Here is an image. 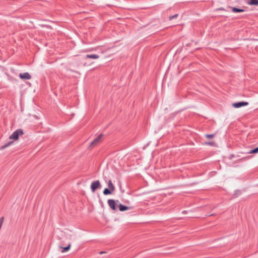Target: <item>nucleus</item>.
<instances>
[{
  "label": "nucleus",
  "instance_id": "obj_1",
  "mask_svg": "<svg viewBox=\"0 0 258 258\" xmlns=\"http://www.w3.org/2000/svg\"><path fill=\"white\" fill-rule=\"evenodd\" d=\"M72 235L69 233H64L62 235V237H59L58 239L60 240L61 244H65L66 241H70L72 239Z\"/></svg>",
  "mask_w": 258,
  "mask_h": 258
},
{
  "label": "nucleus",
  "instance_id": "obj_2",
  "mask_svg": "<svg viewBox=\"0 0 258 258\" xmlns=\"http://www.w3.org/2000/svg\"><path fill=\"white\" fill-rule=\"evenodd\" d=\"M107 203L110 208L113 210H117V206H118L119 204L118 200L115 201L112 199L108 200Z\"/></svg>",
  "mask_w": 258,
  "mask_h": 258
},
{
  "label": "nucleus",
  "instance_id": "obj_3",
  "mask_svg": "<svg viewBox=\"0 0 258 258\" xmlns=\"http://www.w3.org/2000/svg\"><path fill=\"white\" fill-rule=\"evenodd\" d=\"M23 132L22 130L18 129L15 131L9 137L10 139L17 140L20 135H22Z\"/></svg>",
  "mask_w": 258,
  "mask_h": 258
},
{
  "label": "nucleus",
  "instance_id": "obj_4",
  "mask_svg": "<svg viewBox=\"0 0 258 258\" xmlns=\"http://www.w3.org/2000/svg\"><path fill=\"white\" fill-rule=\"evenodd\" d=\"M101 185L99 180H96L92 182L91 184V189L93 192H94L97 188H100Z\"/></svg>",
  "mask_w": 258,
  "mask_h": 258
},
{
  "label": "nucleus",
  "instance_id": "obj_5",
  "mask_svg": "<svg viewBox=\"0 0 258 258\" xmlns=\"http://www.w3.org/2000/svg\"><path fill=\"white\" fill-rule=\"evenodd\" d=\"M103 135H100L96 139H95L90 144L89 147L93 148L98 145L101 141Z\"/></svg>",
  "mask_w": 258,
  "mask_h": 258
},
{
  "label": "nucleus",
  "instance_id": "obj_6",
  "mask_svg": "<svg viewBox=\"0 0 258 258\" xmlns=\"http://www.w3.org/2000/svg\"><path fill=\"white\" fill-rule=\"evenodd\" d=\"M248 104L247 102H239L234 103L232 104V106L235 108H239L242 106H246Z\"/></svg>",
  "mask_w": 258,
  "mask_h": 258
},
{
  "label": "nucleus",
  "instance_id": "obj_7",
  "mask_svg": "<svg viewBox=\"0 0 258 258\" xmlns=\"http://www.w3.org/2000/svg\"><path fill=\"white\" fill-rule=\"evenodd\" d=\"M118 207H119V210L120 211H124L126 210H131L133 208V207H127L126 206H124L121 204H119Z\"/></svg>",
  "mask_w": 258,
  "mask_h": 258
},
{
  "label": "nucleus",
  "instance_id": "obj_8",
  "mask_svg": "<svg viewBox=\"0 0 258 258\" xmlns=\"http://www.w3.org/2000/svg\"><path fill=\"white\" fill-rule=\"evenodd\" d=\"M19 77L22 79L29 80L31 78V75L28 73H24L23 74H20Z\"/></svg>",
  "mask_w": 258,
  "mask_h": 258
},
{
  "label": "nucleus",
  "instance_id": "obj_9",
  "mask_svg": "<svg viewBox=\"0 0 258 258\" xmlns=\"http://www.w3.org/2000/svg\"><path fill=\"white\" fill-rule=\"evenodd\" d=\"M71 246V242H68L67 246L66 247H62L61 245H60L59 247L60 248L62 249L61 252L64 253L66 251H68L70 250Z\"/></svg>",
  "mask_w": 258,
  "mask_h": 258
},
{
  "label": "nucleus",
  "instance_id": "obj_10",
  "mask_svg": "<svg viewBox=\"0 0 258 258\" xmlns=\"http://www.w3.org/2000/svg\"><path fill=\"white\" fill-rule=\"evenodd\" d=\"M86 57L87 58H93V59H97L99 57V56L97 54H87L86 56Z\"/></svg>",
  "mask_w": 258,
  "mask_h": 258
},
{
  "label": "nucleus",
  "instance_id": "obj_11",
  "mask_svg": "<svg viewBox=\"0 0 258 258\" xmlns=\"http://www.w3.org/2000/svg\"><path fill=\"white\" fill-rule=\"evenodd\" d=\"M107 185L108 186V188H110L111 190L114 191L115 187L113 185V183H112V181L111 180H108V181L107 182Z\"/></svg>",
  "mask_w": 258,
  "mask_h": 258
},
{
  "label": "nucleus",
  "instance_id": "obj_12",
  "mask_svg": "<svg viewBox=\"0 0 258 258\" xmlns=\"http://www.w3.org/2000/svg\"><path fill=\"white\" fill-rule=\"evenodd\" d=\"M113 191H114L111 190L110 188H106L104 189L103 193L104 195H107L111 194Z\"/></svg>",
  "mask_w": 258,
  "mask_h": 258
},
{
  "label": "nucleus",
  "instance_id": "obj_13",
  "mask_svg": "<svg viewBox=\"0 0 258 258\" xmlns=\"http://www.w3.org/2000/svg\"><path fill=\"white\" fill-rule=\"evenodd\" d=\"M232 11L234 13H240L244 12V10L243 9H238L237 8L233 7L232 8Z\"/></svg>",
  "mask_w": 258,
  "mask_h": 258
},
{
  "label": "nucleus",
  "instance_id": "obj_14",
  "mask_svg": "<svg viewBox=\"0 0 258 258\" xmlns=\"http://www.w3.org/2000/svg\"><path fill=\"white\" fill-rule=\"evenodd\" d=\"M248 4L250 5L258 6V0H250Z\"/></svg>",
  "mask_w": 258,
  "mask_h": 258
},
{
  "label": "nucleus",
  "instance_id": "obj_15",
  "mask_svg": "<svg viewBox=\"0 0 258 258\" xmlns=\"http://www.w3.org/2000/svg\"><path fill=\"white\" fill-rule=\"evenodd\" d=\"M13 141H11V142H9V143H8L7 144H5V145H4L3 146H2L1 149H4L6 148H7V147L9 146L10 145H11L12 143H13Z\"/></svg>",
  "mask_w": 258,
  "mask_h": 258
},
{
  "label": "nucleus",
  "instance_id": "obj_16",
  "mask_svg": "<svg viewBox=\"0 0 258 258\" xmlns=\"http://www.w3.org/2000/svg\"><path fill=\"white\" fill-rule=\"evenodd\" d=\"M257 152H258V147H257L253 150H250L248 153L249 154H254V153H256Z\"/></svg>",
  "mask_w": 258,
  "mask_h": 258
},
{
  "label": "nucleus",
  "instance_id": "obj_17",
  "mask_svg": "<svg viewBox=\"0 0 258 258\" xmlns=\"http://www.w3.org/2000/svg\"><path fill=\"white\" fill-rule=\"evenodd\" d=\"M206 137L209 139L213 138L214 137V134H207L205 135Z\"/></svg>",
  "mask_w": 258,
  "mask_h": 258
},
{
  "label": "nucleus",
  "instance_id": "obj_18",
  "mask_svg": "<svg viewBox=\"0 0 258 258\" xmlns=\"http://www.w3.org/2000/svg\"><path fill=\"white\" fill-rule=\"evenodd\" d=\"M205 144L206 145H210V146H215V143L214 142H207V143H205Z\"/></svg>",
  "mask_w": 258,
  "mask_h": 258
},
{
  "label": "nucleus",
  "instance_id": "obj_19",
  "mask_svg": "<svg viewBox=\"0 0 258 258\" xmlns=\"http://www.w3.org/2000/svg\"><path fill=\"white\" fill-rule=\"evenodd\" d=\"M177 16H178V15H177V14H175V15H173V16H170V17H169V20H172V19H174V18H176V17H177Z\"/></svg>",
  "mask_w": 258,
  "mask_h": 258
},
{
  "label": "nucleus",
  "instance_id": "obj_20",
  "mask_svg": "<svg viewBox=\"0 0 258 258\" xmlns=\"http://www.w3.org/2000/svg\"><path fill=\"white\" fill-rule=\"evenodd\" d=\"M106 253V252H105V251H100V252H99V253H100V254H103V253Z\"/></svg>",
  "mask_w": 258,
  "mask_h": 258
},
{
  "label": "nucleus",
  "instance_id": "obj_21",
  "mask_svg": "<svg viewBox=\"0 0 258 258\" xmlns=\"http://www.w3.org/2000/svg\"><path fill=\"white\" fill-rule=\"evenodd\" d=\"M182 212H183V213H185L186 212L185 211H184Z\"/></svg>",
  "mask_w": 258,
  "mask_h": 258
}]
</instances>
